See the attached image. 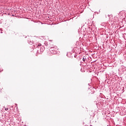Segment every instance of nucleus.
<instances>
[{
    "label": "nucleus",
    "mask_w": 126,
    "mask_h": 126,
    "mask_svg": "<svg viewBox=\"0 0 126 126\" xmlns=\"http://www.w3.org/2000/svg\"><path fill=\"white\" fill-rule=\"evenodd\" d=\"M44 45H45V46H48V45H49V44H48V42L45 41V43H44Z\"/></svg>",
    "instance_id": "nucleus-3"
},
{
    "label": "nucleus",
    "mask_w": 126,
    "mask_h": 126,
    "mask_svg": "<svg viewBox=\"0 0 126 126\" xmlns=\"http://www.w3.org/2000/svg\"><path fill=\"white\" fill-rule=\"evenodd\" d=\"M42 51H43V49H42V50L41 51V53H42Z\"/></svg>",
    "instance_id": "nucleus-8"
},
{
    "label": "nucleus",
    "mask_w": 126,
    "mask_h": 126,
    "mask_svg": "<svg viewBox=\"0 0 126 126\" xmlns=\"http://www.w3.org/2000/svg\"><path fill=\"white\" fill-rule=\"evenodd\" d=\"M29 44H30V45H33V41H31V39H29L28 40Z\"/></svg>",
    "instance_id": "nucleus-2"
},
{
    "label": "nucleus",
    "mask_w": 126,
    "mask_h": 126,
    "mask_svg": "<svg viewBox=\"0 0 126 126\" xmlns=\"http://www.w3.org/2000/svg\"><path fill=\"white\" fill-rule=\"evenodd\" d=\"M58 46H54L51 47L50 49L47 51V55L48 56H53V55H56L58 53Z\"/></svg>",
    "instance_id": "nucleus-1"
},
{
    "label": "nucleus",
    "mask_w": 126,
    "mask_h": 126,
    "mask_svg": "<svg viewBox=\"0 0 126 126\" xmlns=\"http://www.w3.org/2000/svg\"><path fill=\"white\" fill-rule=\"evenodd\" d=\"M86 60V58L84 57L83 58V62H85Z\"/></svg>",
    "instance_id": "nucleus-4"
},
{
    "label": "nucleus",
    "mask_w": 126,
    "mask_h": 126,
    "mask_svg": "<svg viewBox=\"0 0 126 126\" xmlns=\"http://www.w3.org/2000/svg\"><path fill=\"white\" fill-rule=\"evenodd\" d=\"M92 90V92H91L90 93H91V94H93L94 93V91L93 90Z\"/></svg>",
    "instance_id": "nucleus-5"
},
{
    "label": "nucleus",
    "mask_w": 126,
    "mask_h": 126,
    "mask_svg": "<svg viewBox=\"0 0 126 126\" xmlns=\"http://www.w3.org/2000/svg\"><path fill=\"white\" fill-rule=\"evenodd\" d=\"M5 111H7L8 110V108H5Z\"/></svg>",
    "instance_id": "nucleus-7"
},
{
    "label": "nucleus",
    "mask_w": 126,
    "mask_h": 126,
    "mask_svg": "<svg viewBox=\"0 0 126 126\" xmlns=\"http://www.w3.org/2000/svg\"><path fill=\"white\" fill-rule=\"evenodd\" d=\"M42 46V44L41 43H38V47H41Z\"/></svg>",
    "instance_id": "nucleus-6"
}]
</instances>
